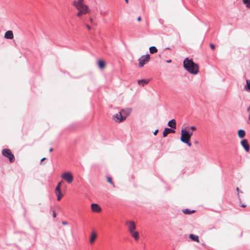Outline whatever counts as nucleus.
<instances>
[{"mask_svg":"<svg viewBox=\"0 0 250 250\" xmlns=\"http://www.w3.org/2000/svg\"><path fill=\"white\" fill-rule=\"evenodd\" d=\"M183 66L190 74L195 75L199 72V66L192 59L186 58L183 61Z\"/></svg>","mask_w":250,"mask_h":250,"instance_id":"obj_1","label":"nucleus"},{"mask_svg":"<svg viewBox=\"0 0 250 250\" xmlns=\"http://www.w3.org/2000/svg\"><path fill=\"white\" fill-rule=\"evenodd\" d=\"M2 155L5 157L7 158L10 163H13L15 161V157L12 154L10 149L8 148H4L2 149L1 152Z\"/></svg>","mask_w":250,"mask_h":250,"instance_id":"obj_2","label":"nucleus"},{"mask_svg":"<svg viewBox=\"0 0 250 250\" xmlns=\"http://www.w3.org/2000/svg\"><path fill=\"white\" fill-rule=\"evenodd\" d=\"M125 112V110L123 109L121 111L117 113L114 116L113 119L114 120L118 123H121L123 121L125 120L127 115L129 113V111L127 113V115L125 116H123L122 114H124Z\"/></svg>","mask_w":250,"mask_h":250,"instance_id":"obj_3","label":"nucleus"},{"mask_svg":"<svg viewBox=\"0 0 250 250\" xmlns=\"http://www.w3.org/2000/svg\"><path fill=\"white\" fill-rule=\"evenodd\" d=\"M150 60V55L147 54L145 55L142 56L139 59V66L143 67L146 63H147Z\"/></svg>","mask_w":250,"mask_h":250,"instance_id":"obj_4","label":"nucleus"},{"mask_svg":"<svg viewBox=\"0 0 250 250\" xmlns=\"http://www.w3.org/2000/svg\"><path fill=\"white\" fill-rule=\"evenodd\" d=\"M190 137L189 135L188 131L187 129L184 128L181 130V136L180 137V140L181 142L185 141L187 142V140H189Z\"/></svg>","mask_w":250,"mask_h":250,"instance_id":"obj_5","label":"nucleus"},{"mask_svg":"<svg viewBox=\"0 0 250 250\" xmlns=\"http://www.w3.org/2000/svg\"><path fill=\"white\" fill-rule=\"evenodd\" d=\"M61 177L69 184L71 183L73 180V177L70 172H65L63 173Z\"/></svg>","mask_w":250,"mask_h":250,"instance_id":"obj_6","label":"nucleus"},{"mask_svg":"<svg viewBox=\"0 0 250 250\" xmlns=\"http://www.w3.org/2000/svg\"><path fill=\"white\" fill-rule=\"evenodd\" d=\"M74 6L78 11H83V12L85 14L89 12L88 6L84 4L74 5Z\"/></svg>","mask_w":250,"mask_h":250,"instance_id":"obj_7","label":"nucleus"},{"mask_svg":"<svg viewBox=\"0 0 250 250\" xmlns=\"http://www.w3.org/2000/svg\"><path fill=\"white\" fill-rule=\"evenodd\" d=\"M125 225L127 226L128 228V231L130 232H132V231H135L136 229V225L134 221H127L125 222Z\"/></svg>","mask_w":250,"mask_h":250,"instance_id":"obj_8","label":"nucleus"},{"mask_svg":"<svg viewBox=\"0 0 250 250\" xmlns=\"http://www.w3.org/2000/svg\"><path fill=\"white\" fill-rule=\"evenodd\" d=\"M240 144L243 147L246 152H248L250 151V145L248 143V141L247 139H244L241 141Z\"/></svg>","mask_w":250,"mask_h":250,"instance_id":"obj_9","label":"nucleus"},{"mask_svg":"<svg viewBox=\"0 0 250 250\" xmlns=\"http://www.w3.org/2000/svg\"><path fill=\"white\" fill-rule=\"evenodd\" d=\"M61 183L59 182L57 186H56L55 188V193L57 196V200L60 201L62 196V194L61 193Z\"/></svg>","mask_w":250,"mask_h":250,"instance_id":"obj_10","label":"nucleus"},{"mask_svg":"<svg viewBox=\"0 0 250 250\" xmlns=\"http://www.w3.org/2000/svg\"><path fill=\"white\" fill-rule=\"evenodd\" d=\"M91 209L93 212H99L101 211V208L99 205L95 203H93L91 205Z\"/></svg>","mask_w":250,"mask_h":250,"instance_id":"obj_11","label":"nucleus"},{"mask_svg":"<svg viewBox=\"0 0 250 250\" xmlns=\"http://www.w3.org/2000/svg\"><path fill=\"white\" fill-rule=\"evenodd\" d=\"M175 130L171 128H165L163 132V136L166 137L169 133H174Z\"/></svg>","mask_w":250,"mask_h":250,"instance_id":"obj_12","label":"nucleus"},{"mask_svg":"<svg viewBox=\"0 0 250 250\" xmlns=\"http://www.w3.org/2000/svg\"><path fill=\"white\" fill-rule=\"evenodd\" d=\"M4 38L6 39H13L14 38L13 33L12 30L6 31L4 35Z\"/></svg>","mask_w":250,"mask_h":250,"instance_id":"obj_13","label":"nucleus"},{"mask_svg":"<svg viewBox=\"0 0 250 250\" xmlns=\"http://www.w3.org/2000/svg\"><path fill=\"white\" fill-rule=\"evenodd\" d=\"M168 126L170 127L171 128L174 129L176 128V123L174 119L170 120L167 124Z\"/></svg>","mask_w":250,"mask_h":250,"instance_id":"obj_14","label":"nucleus"},{"mask_svg":"<svg viewBox=\"0 0 250 250\" xmlns=\"http://www.w3.org/2000/svg\"><path fill=\"white\" fill-rule=\"evenodd\" d=\"M189 238L193 241L197 242H199V237L198 235H195L193 234H190L189 235Z\"/></svg>","mask_w":250,"mask_h":250,"instance_id":"obj_15","label":"nucleus"},{"mask_svg":"<svg viewBox=\"0 0 250 250\" xmlns=\"http://www.w3.org/2000/svg\"><path fill=\"white\" fill-rule=\"evenodd\" d=\"M131 235L134 238V239L136 241L138 240L139 239V232L136 231H133L132 232H130Z\"/></svg>","mask_w":250,"mask_h":250,"instance_id":"obj_16","label":"nucleus"},{"mask_svg":"<svg viewBox=\"0 0 250 250\" xmlns=\"http://www.w3.org/2000/svg\"><path fill=\"white\" fill-rule=\"evenodd\" d=\"M246 135V132L243 129H239L238 130V136L240 138H244Z\"/></svg>","mask_w":250,"mask_h":250,"instance_id":"obj_17","label":"nucleus"},{"mask_svg":"<svg viewBox=\"0 0 250 250\" xmlns=\"http://www.w3.org/2000/svg\"><path fill=\"white\" fill-rule=\"evenodd\" d=\"M149 82V80H140L138 81V84L142 86H144L145 84Z\"/></svg>","mask_w":250,"mask_h":250,"instance_id":"obj_18","label":"nucleus"},{"mask_svg":"<svg viewBox=\"0 0 250 250\" xmlns=\"http://www.w3.org/2000/svg\"><path fill=\"white\" fill-rule=\"evenodd\" d=\"M195 212V210H190L188 208H186V209L183 210V212L186 214H191L192 213H194Z\"/></svg>","mask_w":250,"mask_h":250,"instance_id":"obj_19","label":"nucleus"},{"mask_svg":"<svg viewBox=\"0 0 250 250\" xmlns=\"http://www.w3.org/2000/svg\"><path fill=\"white\" fill-rule=\"evenodd\" d=\"M244 89L248 91H250V80H246V85L245 86Z\"/></svg>","mask_w":250,"mask_h":250,"instance_id":"obj_20","label":"nucleus"},{"mask_svg":"<svg viewBox=\"0 0 250 250\" xmlns=\"http://www.w3.org/2000/svg\"><path fill=\"white\" fill-rule=\"evenodd\" d=\"M96 237V233L94 232H93L91 234L90 239V243L91 244L93 243L94 242Z\"/></svg>","mask_w":250,"mask_h":250,"instance_id":"obj_21","label":"nucleus"},{"mask_svg":"<svg viewBox=\"0 0 250 250\" xmlns=\"http://www.w3.org/2000/svg\"><path fill=\"white\" fill-rule=\"evenodd\" d=\"M149 52L151 54L156 53L158 51L157 48L155 46H152L149 47Z\"/></svg>","mask_w":250,"mask_h":250,"instance_id":"obj_22","label":"nucleus"},{"mask_svg":"<svg viewBox=\"0 0 250 250\" xmlns=\"http://www.w3.org/2000/svg\"><path fill=\"white\" fill-rule=\"evenodd\" d=\"M83 1L84 0H78L77 1L74 0L73 1L72 4L74 6L83 4Z\"/></svg>","mask_w":250,"mask_h":250,"instance_id":"obj_23","label":"nucleus"},{"mask_svg":"<svg viewBox=\"0 0 250 250\" xmlns=\"http://www.w3.org/2000/svg\"><path fill=\"white\" fill-rule=\"evenodd\" d=\"M243 2L248 8H250V0H242Z\"/></svg>","mask_w":250,"mask_h":250,"instance_id":"obj_24","label":"nucleus"},{"mask_svg":"<svg viewBox=\"0 0 250 250\" xmlns=\"http://www.w3.org/2000/svg\"><path fill=\"white\" fill-rule=\"evenodd\" d=\"M98 66L100 68H103L105 66V63L104 61L100 60L98 61Z\"/></svg>","mask_w":250,"mask_h":250,"instance_id":"obj_25","label":"nucleus"},{"mask_svg":"<svg viewBox=\"0 0 250 250\" xmlns=\"http://www.w3.org/2000/svg\"><path fill=\"white\" fill-rule=\"evenodd\" d=\"M83 14H85V13H84L83 11H79L76 15L78 17H80Z\"/></svg>","mask_w":250,"mask_h":250,"instance_id":"obj_26","label":"nucleus"},{"mask_svg":"<svg viewBox=\"0 0 250 250\" xmlns=\"http://www.w3.org/2000/svg\"><path fill=\"white\" fill-rule=\"evenodd\" d=\"M187 142H185V141H182V142L185 143V144H186L188 146H191V143L189 141V140H187Z\"/></svg>","mask_w":250,"mask_h":250,"instance_id":"obj_27","label":"nucleus"},{"mask_svg":"<svg viewBox=\"0 0 250 250\" xmlns=\"http://www.w3.org/2000/svg\"><path fill=\"white\" fill-rule=\"evenodd\" d=\"M107 182L110 183L111 184L114 185V184L112 182V179H111V178L110 177H108L107 178Z\"/></svg>","mask_w":250,"mask_h":250,"instance_id":"obj_28","label":"nucleus"},{"mask_svg":"<svg viewBox=\"0 0 250 250\" xmlns=\"http://www.w3.org/2000/svg\"><path fill=\"white\" fill-rule=\"evenodd\" d=\"M209 46L211 49H214L215 48V45L212 43H210Z\"/></svg>","mask_w":250,"mask_h":250,"instance_id":"obj_29","label":"nucleus"},{"mask_svg":"<svg viewBox=\"0 0 250 250\" xmlns=\"http://www.w3.org/2000/svg\"><path fill=\"white\" fill-rule=\"evenodd\" d=\"M196 129V127L195 126H191L189 129H191L192 130H195Z\"/></svg>","mask_w":250,"mask_h":250,"instance_id":"obj_30","label":"nucleus"},{"mask_svg":"<svg viewBox=\"0 0 250 250\" xmlns=\"http://www.w3.org/2000/svg\"><path fill=\"white\" fill-rule=\"evenodd\" d=\"M188 134H189V136L191 137V136L193 135V132H192V131H190L189 130V129H188Z\"/></svg>","mask_w":250,"mask_h":250,"instance_id":"obj_31","label":"nucleus"},{"mask_svg":"<svg viewBox=\"0 0 250 250\" xmlns=\"http://www.w3.org/2000/svg\"><path fill=\"white\" fill-rule=\"evenodd\" d=\"M158 131H159L158 129L155 130V131L153 132L154 135H156L158 133Z\"/></svg>","mask_w":250,"mask_h":250,"instance_id":"obj_32","label":"nucleus"},{"mask_svg":"<svg viewBox=\"0 0 250 250\" xmlns=\"http://www.w3.org/2000/svg\"><path fill=\"white\" fill-rule=\"evenodd\" d=\"M85 26L88 30L91 29V27L88 24H85Z\"/></svg>","mask_w":250,"mask_h":250,"instance_id":"obj_33","label":"nucleus"},{"mask_svg":"<svg viewBox=\"0 0 250 250\" xmlns=\"http://www.w3.org/2000/svg\"><path fill=\"white\" fill-rule=\"evenodd\" d=\"M62 224L63 225H67V222H65V221H63V222H62Z\"/></svg>","mask_w":250,"mask_h":250,"instance_id":"obj_34","label":"nucleus"},{"mask_svg":"<svg viewBox=\"0 0 250 250\" xmlns=\"http://www.w3.org/2000/svg\"><path fill=\"white\" fill-rule=\"evenodd\" d=\"M53 217L54 218L56 217V213H55V211H53Z\"/></svg>","mask_w":250,"mask_h":250,"instance_id":"obj_35","label":"nucleus"},{"mask_svg":"<svg viewBox=\"0 0 250 250\" xmlns=\"http://www.w3.org/2000/svg\"><path fill=\"white\" fill-rule=\"evenodd\" d=\"M172 62L171 60H168L166 61V62L167 63H170V62Z\"/></svg>","mask_w":250,"mask_h":250,"instance_id":"obj_36","label":"nucleus"},{"mask_svg":"<svg viewBox=\"0 0 250 250\" xmlns=\"http://www.w3.org/2000/svg\"><path fill=\"white\" fill-rule=\"evenodd\" d=\"M141 20V17H139L137 18V21H140Z\"/></svg>","mask_w":250,"mask_h":250,"instance_id":"obj_37","label":"nucleus"},{"mask_svg":"<svg viewBox=\"0 0 250 250\" xmlns=\"http://www.w3.org/2000/svg\"><path fill=\"white\" fill-rule=\"evenodd\" d=\"M45 159H46V158H45V157H44V158H42V159H41V162H42L43 161L45 160Z\"/></svg>","mask_w":250,"mask_h":250,"instance_id":"obj_38","label":"nucleus"},{"mask_svg":"<svg viewBox=\"0 0 250 250\" xmlns=\"http://www.w3.org/2000/svg\"><path fill=\"white\" fill-rule=\"evenodd\" d=\"M236 190H237V191L238 192V194H239V188H236Z\"/></svg>","mask_w":250,"mask_h":250,"instance_id":"obj_39","label":"nucleus"},{"mask_svg":"<svg viewBox=\"0 0 250 250\" xmlns=\"http://www.w3.org/2000/svg\"><path fill=\"white\" fill-rule=\"evenodd\" d=\"M52 151H53V148H50L49 149V152H52Z\"/></svg>","mask_w":250,"mask_h":250,"instance_id":"obj_40","label":"nucleus"},{"mask_svg":"<svg viewBox=\"0 0 250 250\" xmlns=\"http://www.w3.org/2000/svg\"><path fill=\"white\" fill-rule=\"evenodd\" d=\"M246 206L245 204H242V205H241V207H245Z\"/></svg>","mask_w":250,"mask_h":250,"instance_id":"obj_41","label":"nucleus"},{"mask_svg":"<svg viewBox=\"0 0 250 250\" xmlns=\"http://www.w3.org/2000/svg\"><path fill=\"white\" fill-rule=\"evenodd\" d=\"M90 21H91V22H93V19H92V18H90Z\"/></svg>","mask_w":250,"mask_h":250,"instance_id":"obj_42","label":"nucleus"},{"mask_svg":"<svg viewBox=\"0 0 250 250\" xmlns=\"http://www.w3.org/2000/svg\"><path fill=\"white\" fill-rule=\"evenodd\" d=\"M247 110L249 111L250 110V105L249 106V107H248V108L247 109Z\"/></svg>","mask_w":250,"mask_h":250,"instance_id":"obj_43","label":"nucleus"},{"mask_svg":"<svg viewBox=\"0 0 250 250\" xmlns=\"http://www.w3.org/2000/svg\"><path fill=\"white\" fill-rule=\"evenodd\" d=\"M125 1L126 3H128V0H125Z\"/></svg>","mask_w":250,"mask_h":250,"instance_id":"obj_44","label":"nucleus"},{"mask_svg":"<svg viewBox=\"0 0 250 250\" xmlns=\"http://www.w3.org/2000/svg\"><path fill=\"white\" fill-rule=\"evenodd\" d=\"M249 119H250V117H249Z\"/></svg>","mask_w":250,"mask_h":250,"instance_id":"obj_45","label":"nucleus"}]
</instances>
